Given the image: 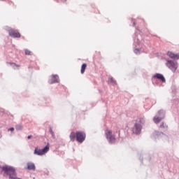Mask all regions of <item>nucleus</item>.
<instances>
[{"instance_id":"nucleus-3","label":"nucleus","mask_w":179,"mask_h":179,"mask_svg":"<svg viewBox=\"0 0 179 179\" xmlns=\"http://www.w3.org/2000/svg\"><path fill=\"white\" fill-rule=\"evenodd\" d=\"M166 115V112H164V110H160L157 112V115H155L153 117V121L155 122V124H159V122H160V121H162V120H164V117Z\"/></svg>"},{"instance_id":"nucleus-19","label":"nucleus","mask_w":179,"mask_h":179,"mask_svg":"<svg viewBox=\"0 0 179 179\" xmlns=\"http://www.w3.org/2000/svg\"><path fill=\"white\" fill-rule=\"evenodd\" d=\"M140 124H144L145 123V117H141L139 120Z\"/></svg>"},{"instance_id":"nucleus-8","label":"nucleus","mask_w":179,"mask_h":179,"mask_svg":"<svg viewBox=\"0 0 179 179\" xmlns=\"http://www.w3.org/2000/svg\"><path fill=\"white\" fill-rule=\"evenodd\" d=\"M142 130V126L140 124L136 123L134 127L133 128L134 134L138 135V134H141V131Z\"/></svg>"},{"instance_id":"nucleus-13","label":"nucleus","mask_w":179,"mask_h":179,"mask_svg":"<svg viewBox=\"0 0 179 179\" xmlns=\"http://www.w3.org/2000/svg\"><path fill=\"white\" fill-rule=\"evenodd\" d=\"M27 169L28 170H36V165L33 162H28L27 163Z\"/></svg>"},{"instance_id":"nucleus-5","label":"nucleus","mask_w":179,"mask_h":179,"mask_svg":"<svg viewBox=\"0 0 179 179\" xmlns=\"http://www.w3.org/2000/svg\"><path fill=\"white\" fill-rule=\"evenodd\" d=\"M166 65L169 69H171V71H172V72H176V71H177V68H178V64L177 62H174L173 60H168Z\"/></svg>"},{"instance_id":"nucleus-18","label":"nucleus","mask_w":179,"mask_h":179,"mask_svg":"<svg viewBox=\"0 0 179 179\" xmlns=\"http://www.w3.org/2000/svg\"><path fill=\"white\" fill-rule=\"evenodd\" d=\"M24 52H25L26 55H31V51H30V50L26 49V50H24Z\"/></svg>"},{"instance_id":"nucleus-9","label":"nucleus","mask_w":179,"mask_h":179,"mask_svg":"<svg viewBox=\"0 0 179 179\" xmlns=\"http://www.w3.org/2000/svg\"><path fill=\"white\" fill-rule=\"evenodd\" d=\"M58 82H59V78L57 75L52 76V79L49 80L50 84L58 83Z\"/></svg>"},{"instance_id":"nucleus-20","label":"nucleus","mask_w":179,"mask_h":179,"mask_svg":"<svg viewBox=\"0 0 179 179\" xmlns=\"http://www.w3.org/2000/svg\"><path fill=\"white\" fill-rule=\"evenodd\" d=\"M140 52H141V50L139 49H135L134 50V53L135 54H140Z\"/></svg>"},{"instance_id":"nucleus-4","label":"nucleus","mask_w":179,"mask_h":179,"mask_svg":"<svg viewBox=\"0 0 179 179\" xmlns=\"http://www.w3.org/2000/svg\"><path fill=\"white\" fill-rule=\"evenodd\" d=\"M105 135L109 143H115V136L113 134V131H111L110 130H106Z\"/></svg>"},{"instance_id":"nucleus-7","label":"nucleus","mask_w":179,"mask_h":179,"mask_svg":"<svg viewBox=\"0 0 179 179\" xmlns=\"http://www.w3.org/2000/svg\"><path fill=\"white\" fill-rule=\"evenodd\" d=\"M8 33L10 37H14V38L20 37V34L17 30L10 29H8Z\"/></svg>"},{"instance_id":"nucleus-6","label":"nucleus","mask_w":179,"mask_h":179,"mask_svg":"<svg viewBox=\"0 0 179 179\" xmlns=\"http://www.w3.org/2000/svg\"><path fill=\"white\" fill-rule=\"evenodd\" d=\"M48 150H50V146L46 145L43 149L35 148L34 154L37 155L38 156H43V155H45Z\"/></svg>"},{"instance_id":"nucleus-21","label":"nucleus","mask_w":179,"mask_h":179,"mask_svg":"<svg viewBox=\"0 0 179 179\" xmlns=\"http://www.w3.org/2000/svg\"><path fill=\"white\" fill-rule=\"evenodd\" d=\"M50 132L53 138H55V134H54V131H52V129H50Z\"/></svg>"},{"instance_id":"nucleus-14","label":"nucleus","mask_w":179,"mask_h":179,"mask_svg":"<svg viewBox=\"0 0 179 179\" xmlns=\"http://www.w3.org/2000/svg\"><path fill=\"white\" fill-rule=\"evenodd\" d=\"M86 66H87V65L86 64H83L82 66H81V73H85V71L86 70Z\"/></svg>"},{"instance_id":"nucleus-15","label":"nucleus","mask_w":179,"mask_h":179,"mask_svg":"<svg viewBox=\"0 0 179 179\" xmlns=\"http://www.w3.org/2000/svg\"><path fill=\"white\" fill-rule=\"evenodd\" d=\"M108 83H112V85H115L116 82L114 80V78H113V77H109Z\"/></svg>"},{"instance_id":"nucleus-11","label":"nucleus","mask_w":179,"mask_h":179,"mask_svg":"<svg viewBox=\"0 0 179 179\" xmlns=\"http://www.w3.org/2000/svg\"><path fill=\"white\" fill-rule=\"evenodd\" d=\"M154 78H157V79H159L160 80H162V82H166V78H164V76H163L162 74L161 73H156L154 76Z\"/></svg>"},{"instance_id":"nucleus-23","label":"nucleus","mask_w":179,"mask_h":179,"mask_svg":"<svg viewBox=\"0 0 179 179\" xmlns=\"http://www.w3.org/2000/svg\"><path fill=\"white\" fill-rule=\"evenodd\" d=\"M31 137H32V136H31V135L28 136H27V139H31Z\"/></svg>"},{"instance_id":"nucleus-12","label":"nucleus","mask_w":179,"mask_h":179,"mask_svg":"<svg viewBox=\"0 0 179 179\" xmlns=\"http://www.w3.org/2000/svg\"><path fill=\"white\" fill-rule=\"evenodd\" d=\"M160 135H164L162 132L159 131H154L152 134V138L154 139H157V138H159Z\"/></svg>"},{"instance_id":"nucleus-25","label":"nucleus","mask_w":179,"mask_h":179,"mask_svg":"<svg viewBox=\"0 0 179 179\" xmlns=\"http://www.w3.org/2000/svg\"><path fill=\"white\" fill-rule=\"evenodd\" d=\"M134 26H135V22L134 23Z\"/></svg>"},{"instance_id":"nucleus-24","label":"nucleus","mask_w":179,"mask_h":179,"mask_svg":"<svg viewBox=\"0 0 179 179\" xmlns=\"http://www.w3.org/2000/svg\"><path fill=\"white\" fill-rule=\"evenodd\" d=\"M11 65H13V66H17V65L15 64H11Z\"/></svg>"},{"instance_id":"nucleus-17","label":"nucleus","mask_w":179,"mask_h":179,"mask_svg":"<svg viewBox=\"0 0 179 179\" xmlns=\"http://www.w3.org/2000/svg\"><path fill=\"white\" fill-rule=\"evenodd\" d=\"M160 128H162L163 129H167V125H164V122H162L160 124Z\"/></svg>"},{"instance_id":"nucleus-16","label":"nucleus","mask_w":179,"mask_h":179,"mask_svg":"<svg viewBox=\"0 0 179 179\" xmlns=\"http://www.w3.org/2000/svg\"><path fill=\"white\" fill-rule=\"evenodd\" d=\"M15 129L17 131H22V129H23V126L20 124H17L15 126Z\"/></svg>"},{"instance_id":"nucleus-22","label":"nucleus","mask_w":179,"mask_h":179,"mask_svg":"<svg viewBox=\"0 0 179 179\" xmlns=\"http://www.w3.org/2000/svg\"><path fill=\"white\" fill-rule=\"evenodd\" d=\"M8 131H11V132H13V131H15V128L10 127V129H8Z\"/></svg>"},{"instance_id":"nucleus-2","label":"nucleus","mask_w":179,"mask_h":179,"mask_svg":"<svg viewBox=\"0 0 179 179\" xmlns=\"http://www.w3.org/2000/svg\"><path fill=\"white\" fill-rule=\"evenodd\" d=\"M2 170L7 176H9V179H20L16 177V172L13 167L5 166L2 167Z\"/></svg>"},{"instance_id":"nucleus-1","label":"nucleus","mask_w":179,"mask_h":179,"mask_svg":"<svg viewBox=\"0 0 179 179\" xmlns=\"http://www.w3.org/2000/svg\"><path fill=\"white\" fill-rule=\"evenodd\" d=\"M86 138V134L82 131H77L76 134L75 132H71L70 134V139L73 142L75 141V139H76L77 142H80V143H82L83 141Z\"/></svg>"},{"instance_id":"nucleus-10","label":"nucleus","mask_w":179,"mask_h":179,"mask_svg":"<svg viewBox=\"0 0 179 179\" xmlns=\"http://www.w3.org/2000/svg\"><path fill=\"white\" fill-rule=\"evenodd\" d=\"M167 55L168 57H169L170 58H172L173 59H179L178 54H174L171 52H168Z\"/></svg>"}]
</instances>
